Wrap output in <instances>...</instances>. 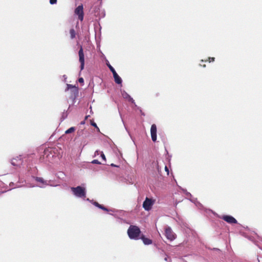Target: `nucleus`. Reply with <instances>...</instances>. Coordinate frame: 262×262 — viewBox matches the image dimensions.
I'll use <instances>...</instances> for the list:
<instances>
[{"mask_svg":"<svg viewBox=\"0 0 262 262\" xmlns=\"http://www.w3.org/2000/svg\"><path fill=\"white\" fill-rule=\"evenodd\" d=\"M127 233L130 239L138 240L141 237V230L137 226L130 225L127 229Z\"/></svg>","mask_w":262,"mask_h":262,"instance_id":"1","label":"nucleus"},{"mask_svg":"<svg viewBox=\"0 0 262 262\" xmlns=\"http://www.w3.org/2000/svg\"><path fill=\"white\" fill-rule=\"evenodd\" d=\"M71 190L73 194L77 198H80L84 200L86 198V189L81 186L71 187Z\"/></svg>","mask_w":262,"mask_h":262,"instance_id":"2","label":"nucleus"},{"mask_svg":"<svg viewBox=\"0 0 262 262\" xmlns=\"http://www.w3.org/2000/svg\"><path fill=\"white\" fill-rule=\"evenodd\" d=\"M155 201L152 199L146 197L143 203V208L146 211H149L151 209Z\"/></svg>","mask_w":262,"mask_h":262,"instance_id":"3","label":"nucleus"},{"mask_svg":"<svg viewBox=\"0 0 262 262\" xmlns=\"http://www.w3.org/2000/svg\"><path fill=\"white\" fill-rule=\"evenodd\" d=\"M75 14L77 15L80 21L83 19V7L82 5H79L75 10Z\"/></svg>","mask_w":262,"mask_h":262,"instance_id":"4","label":"nucleus"},{"mask_svg":"<svg viewBox=\"0 0 262 262\" xmlns=\"http://www.w3.org/2000/svg\"><path fill=\"white\" fill-rule=\"evenodd\" d=\"M79 60L80 63V70H82L84 67V55L82 46H80V49L78 51Z\"/></svg>","mask_w":262,"mask_h":262,"instance_id":"5","label":"nucleus"},{"mask_svg":"<svg viewBox=\"0 0 262 262\" xmlns=\"http://www.w3.org/2000/svg\"><path fill=\"white\" fill-rule=\"evenodd\" d=\"M165 234L167 238L170 241H172L175 238L174 233L169 227H167L165 230Z\"/></svg>","mask_w":262,"mask_h":262,"instance_id":"6","label":"nucleus"},{"mask_svg":"<svg viewBox=\"0 0 262 262\" xmlns=\"http://www.w3.org/2000/svg\"><path fill=\"white\" fill-rule=\"evenodd\" d=\"M221 219L229 224H236L237 223L234 217L229 215H224L221 217Z\"/></svg>","mask_w":262,"mask_h":262,"instance_id":"7","label":"nucleus"},{"mask_svg":"<svg viewBox=\"0 0 262 262\" xmlns=\"http://www.w3.org/2000/svg\"><path fill=\"white\" fill-rule=\"evenodd\" d=\"M35 180L39 183V184L37 185L36 186L39 187L40 188H44L45 186L48 185V182L42 178L40 177H34Z\"/></svg>","mask_w":262,"mask_h":262,"instance_id":"8","label":"nucleus"},{"mask_svg":"<svg viewBox=\"0 0 262 262\" xmlns=\"http://www.w3.org/2000/svg\"><path fill=\"white\" fill-rule=\"evenodd\" d=\"M150 134L152 141L156 142L157 140V126L155 124H153L151 126Z\"/></svg>","mask_w":262,"mask_h":262,"instance_id":"9","label":"nucleus"},{"mask_svg":"<svg viewBox=\"0 0 262 262\" xmlns=\"http://www.w3.org/2000/svg\"><path fill=\"white\" fill-rule=\"evenodd\" d=\"M84 200H85L86 201H88L89 202H91L92 204H93L94 206H95L96 207L103 210H104V211H108L109 210L106 208L105 207H104V206L101 205V204H99L98 202H95L93 200H90V199L89 198H85V199Z\"/></svg>","mask_w":262,"mask_h":262,"instance_id":"10","label":"nucleus"},{"mask_svg":"<svg viewBox=\"0 0 262 262\" xmlns=\"http://www.w3.org/2000/svg\"><path fill=\"white\" fill-rule=\"evenodd\" d=\"M122 96L124 99L127 100L128 101L133 103L135 106H136L135 102L133 98L125 91H121Z\"/></svg>","mask_w":262,"mask_h":262,"instance_id":"11","label":"nucleus"},{"mask_svg":"<svg viewBox=\"0 0 262 262\" xmlns=\"http://www.w3.org/2000/svg\"><path fill=\"white\" fill-rule=\"evenodd\" d=\"M11 163V164L14 166H18L19 164H20L21 163V160L20 156L17 157L15 158L12 159Z\"/></svg>","mask_w":262,"mask_h":262,"instance_id":"12","label":"nucleus"},{"mask_svg":"<svg viewBox=\"0 0 262 262\" xmlns=\"http://www.w3.org/2000/svg\"><path fill=\"white\" fill-rule=\"evenodd\" d=\"M113 77L115 82L118 84H121L122 80L116 71L113 73Z\"/></svg>","mask_w":262,"mask_h":262,"instance_id":"13","label":"nucleus"},{"mask_svg":"<svg viewBox=\"0 0 262 262\" xmlns=\"http://www.w3.org/2000/svg\"><path fill=\"white\" fill-rule=\"evenodd\" d=\"M67 88L66 91L71 90L74 94H77L78 92V88L75 85H73L70 84H67Z\"/></svg>","mask_w":262,"mask_h":262,"instance_id":"14","label":"nucleus"},{"mask_svg":"<svg viewBox=\"0 0 262 262\" xmlns=\"http://www.w3.org/2000/svg\"><path fill=\"white\" fill-rule=\"evenodd\" d=\"M140 239H141L143 243L145 245H149L152 244V241L151 239L146 237L144 235H142L141 237H140Z\"/></svg>","mask_w":262,"mask_h":262,"instance_id":"15","label":"nucleus"},{"mask_svg":"<svg viewBox=\"0 0 262 262\" xmlns=\"http://www.w3.org/2000/svg\"><path fill=\"white\" fill-rule=\"evenodd\" d=\"M187 198L189 199L191 202L194 203L197 207H200L202 206L201 204L197 201L196 199L192 197V196Z\"/></svg>","mask_w":262,"mask_h":262,"instance_id":"16","label":"nucleus"},{"mask_svg":"<svg viewBox=\"0 0 262 262\" xmlns=\"http://www.w3.org/2000/svg\"><path fill=\"white\" fill-rule=\"evenodd\" d=\"M179 188H180V189H181L182 190V192L186 194L187 198L192 196V195L191 194V193L187 192L186 189L182 188L181 187H179Z\"/></svg>","mask_w":262,"mask_h":262,"instance_id":"17","label":"nucleus"},{"mask_svg":"<svg viewBox=\"0 0 262 262\" xmlns=\"http://www.w3.org/2000/svg\"><path fill=\"white\" fill-rule=\"evenodd\" d=\"M106 64L112 73L114 72V71H116L114 68L110 64L108 60H106Z\"/></svg>","mask_w":262,"mask_h":262,"instance_id":"18","label":"nucleus"},{"mask_svg":"<svg viewBox=\"0 0 262 262\" xmlns=\"http://www.w3.org/2000/svg\"><path fill=\"white\" fill-rule=\"evenodd\" d=\"M70 34L71 38L72 39H73L75 37V35H76L75 31L73 29H71L70 30Z\"/></svg>","mask_w":262,"mask_h":262,"instance_id":"19","label":"nucleus"},{"mask_svg":"<svg viewBox=\"0 0 262 262\" xmlns=\"http://www.w3.org/2000/svg\"><path fill=\"white\" fill-rule=\"evenodd\" d=\"M75 128L74 127H71L69 128L68 129H67L65 132V133L66 134H69L74 132L75 131Z\"/></svg>","mask_w":262,"mask_h":262,"instance_id":"20","label":"nucleus"},{"mask_svg":"<svg viewBox=\"0 0 262 262\" xmlns=\"http://www.w3.org/2000/svg\"><path fill=\"white\" fill-rule=\"evenodd\" d=\"M91 124L93 126L95 127L97 129L98 131H99V128H98V127L97 126V125L95 122L91 121Z\"/></svg>","mask_w":262,"mask_h":262,"instance_id":"21","label":"nucleus"},{"mask_svg":"<svg viewBox=\"0 0 262 262\" xmlns=\"http://www.w3.org/2000/svg\"><path fill=\"white\" fill-rule=\"evenodd\" d=\"M100 156L103 160L106 161L105 156L102 151L100 152Z\"/></svg>","mask_w":262,"mask_h":262,"instance_id":"22","label":"nucleus"},{"mask_svg":"<svg viewBox=\"0 0 262 262\" xmlns=\"http://www.w3.org/2000/svg\"><path fill=\"white\" fill-rule=\"evenodd\" d=\"M93 164H100L101 163L98 160H94L91 162Z\"/></svg>","mask_w":262,"mask_h":262,"instance_id":"23","label":"nucleus"},{"mask_svg":"<svg viewBox=\"0 0 262 262\" xmlns=\"http://www.w3.org/2000/svg\"><path fill=\"white\" fill-rule=\"evenodd\" d=\"M56 3H57V0H50V3L51 5L55 4H56Z\"/></svg>","mask_w":262,"mask_h":262,"instance_id":"24","label":"nucleus"},{"mask_svg":"<svg viewBox=\"0 0 262 262\" xmlns=\"http://www.w3.org/2000/svg\"><path fill=\"white\" fill-rule=\"evenodd\" d=\"M78 81L80 82V83H83L84 82V79L82 77H80L78 79Z\"/></svg>","mask_w":262,"mask_h":262,"instance_id":"25","label":"nucleus"},{"mask_svg":"<svg viewBox=\"0 0 262 262\" xmlns=\"http://www.w3.org/2000/svg\"><path fill=\"white\" fill-rule=\"evenodd\" d=\"M208 61L210 62H212L214 61V57H209L208 58Z\"/></svg>","mask_w":262,"mask_h":262,"instance_id":"26","label":"nucleus"},{"mask_svg":"<svg viewBox=\"0 0 262 262\" xmlns=\"http://www.w3.org/2000/svg\"><path fill=\"white\" fill-rule=\"evenodd\" d=\"M101 152L99 151V150H96L95 151V154H94V157H96L97 156V155H98L99 154V153H100Z\"/></svg>","mask_w":262,"mask_h":262,"instance_id":"27","label":"nucleus"},{"mask_svg":"<svg viewBox=\"0 0 262 262\" xmlns=\"http://www.w3.org/2000/svg\"><path fill=\"white\" fill-rule=\"evenodd\" d=\"M165 170L167 172V174H169V170H168V167L166 166H165Z\"/></svg>","mask_w":262,"mask_h":262,"instance_id":"28","label":"nucleus"},{"mask_svg":"<svg viewBox=\"0 0 262 262\" xmlns=\"http://www.w3.org/2000/svg\"><path fill=\"white\" fill-rule=\"evenodd\" d=\"M111 166L112 167H116L117 166L116 165H115L114 164H113V163L111 164Z\"/></svg>","mask_w":262,"mask_h":262,"instance_id":"29","label":"nucleus"},{"mask_svg":"<svg viewBox=\"0 0 262 262\" xmlns=\"http://www.w3.org/2000/svg\"><path fill=\"white\" fill-rule=\"evenodd\" d=\"M81 124H85V121H82L80 123Z\"/></svg>","mask_w":262,"mask_h":262,"instance_id":"30","label":"nucleus"},{"mask_svg":"<svg viewBox=\"0 0 262 262\" xmlns=\"http://www.w3.org/2000/svg\"><path fill=\"white\" fill-rule=\"evenodd\" d=\"M120 115L121 118H122V117H121V115L120 114ZM121 119H122V122H123V124H124V121H123V119H122V118H121ZM124 125L125 126V125Z\"/></svg>","mask_w":262,"mask_h":262,"instance_id":"31","label":"nucleus"},{"mask_svg":"<svg viewBox=\"0 0 262 262\" xmlns=\"http://www.w3.org/2000/svg\"><path fill=\"white\" fill-rule=\"evenodd\" d=\"M232 262H237L236 259H234Z\"/></svg>","mask_w":262,"mask_h":262,"instance_id":"32","label":"nucleus"},{"mask_svg":"<svg viewBox=\"0 0 262 262\" xmlns=\"http://www.w3.org/2000/svg\"><path fill=\"white\" fill-rule=\"evenodd\" d=\"M201 62H206V61H207V60H203V59H202V60H201Z\"/></svg>","mask_w":262,"mask_h":262,"instance_id":"33","label":"nucleus"},{"mask_svg":"<svg viewBox=\"0 0 262 262\" xmlns=\"http://www.w3.org/2000/svg\"><path fill=\"white\" fill-rule=\"evenodd\" d=\"M89 117V116H86L85 117V119H87Z\"/></svg>","mask_w":262,"mask_h":262,"instance_id":"34","label":"nucleus"},{"mask_svg":"<svg viewBox=\"0 0 262 262\" xmlns=\"http://www.w3.org/2000/svg\"><path fill=\"white\" fill-rule=\"evenodd\" d=\"M63 78H64V79H67V77L66 75H63Z\"/></svg>","mask_w":262,"mask_h":262,"instance_id":"35","label":"nucleus"},{"mask_svg":"<svg viewBox=\"0 0 262 262\" xmlns=\"http://www.w3.org/2000/svg\"><path fill=\"white\" fill-rule=\"evenodd\" d=\"M164 259L165 260L167 261V257H165Z\"/></svg>","mask_w":262,"mask_h":262,"instance_id":"36","label":"nucleus"},{"mask_svg":"<svg viewBox=\"0 0 262 262\" xmlns=\"http://www.w3.org/2000/svg\"><path fill=\"white\" fill-rule=\"evenodd\" d=\"M203 67L204 68L206 67V65H205V64H204V65H203Z\"/></svg>","mask_w":262,"mask_h":262,"instance_id":"37","label":"nucleus"},{"mask_svg":"<svg viewBox=\"0 0 262 262\" xmlns=\"http://www.w3.org/2000/svg\"><path fill=\"white\" fill-rule=\"evenodd\" d=\"M30 187H34V186H30Z\"/></svg>","mask_w":262,"mask_h":262,"instance_id":"38","label":"nucleus"}]
</instances>
